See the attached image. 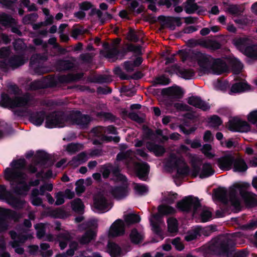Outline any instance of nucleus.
<instances>
[{"mask_svg": "<svg viewBox=\"0 0 257 257\" xmlns=\"http://www.w3.org/2000/svg\"><path fill=\"white\" fill-rule=\"evenodd\" d=\"M248 186L246 183H236L230 188L228 193L225 189H219L215 192L214 196L223 203H230L236 209L240 208L242 200L247 206H253L257 204V197L246 191Z\"/></svg>", "mask_w": 257, "mask_h": 257, "instance_id": "nucleus-1", "label": "nucleus"}, {"mask_svg": "<svg viewBox=\"0 0 257 257\" xmlns=\"http://www.w3.org/2000/svg\"><path fill=\"white\" fill-rule=\"evenodd\" d=\"M25 164L24 159L15 160L5 171V179L10 182L13 190L20 195H26L29 189L26 183V175L23 172Z\"/></svg>", "mask_w": 257, "mask_h": 257, "instance_id": "nucleus-2", "label": "nucleus"}, {"mask_svg": "<svg viewBox=\"0 0 257 257\" xmlns=\"http://www.w3.org/2000/svg\"><path fill=\"white\" fill-rule=\"evenodd\" d=\"M235 245L234 236L229 235L213 238L201 247L204 255L209 257L211 254L224 255L229 256L233 251Z\"/></svg>", "mask_w": 257, "mask_h": 257, "instance_id": "nucleus-3", "label": "nucleus"}, {"mask_svg": "<svg viewBox=\"0 0 257 257\" xmlns=\"http://www.w3.org/2000/svg\"><path fill=\"white\" fill-rule=\"evenodd\" d=\"M177 206L182 211H191L194 217L199 215L202 222H207L212 217L210 210L206 207L201 206L198 199L191 196L186 197L178 202Z\"/></svg>", "mask_w": 257, "mask_h": 257, "instance_id": "nucleus-4", "label": "nucleus"}, {"mask_svg": "<svg viewBox=\"0 0 257 257\" xmlns=\"http://www.w3.org/2000/svg\"><path fill=\"white\" fill-rule=\"evenodd\" d=\"M230 64L232 67L233 74L237 75L235 82L232 85L229 94L233 95L253 91L254 88L243 79L244 75L241 73L243 68V64L237 58H231Z\"/></svg>", "mask_w": 257, "mask_h": 257, "instance_id": "nucleus-5", "label": "nucleus"}, {"mask_svg": "<svg viewBox=\"0 0 257 257\" xmlns=\"http://www.w3.org/2000/svg\"><path fill=\"white\" fill-rule=\"evenodd\" d=\"M159 214L152 215L149 220L152 227V230L158 236L159 239L154 240V242H158L164 238L163 229L165 227V223L161 215L173 214L175 209L169 206L162 205L158 207Z\"/></svg>", "mask_w": 257, "mask_h": 257, "instance_id": "nucleus-6", "label": "nucleus"}, {"mask_svg": "<svg viewBox=\"0 0 257 257\" xmlns=\"http://www.w3.org/2000/svg\"><path fill=\"white\" fill-rule=\"evenodd\" d=\"M164 168L167 171L176 170L179 176H184L189 173V169L183 158L171 153L164 162Z\"/></svg>", "mask_w": 257, "mask_h": 257, "instance_id": "nucleus-7", "label": "nucleus"}, {"mask_svg": "<svg viewBox=\"0 0 257 257\" xmlns=\"http://www.w3.org/2000/svg\"><path fill=\"white\" fill-rule=\"evenodd\" d=\"M249 41L246 38H239L233 40V44L241 52L249 58L257 59V46H248Z\"/></svg>", "mask_w": 257, "mask_h": 257, "instance_id": "nucleus-8", "label": "nucleus"}, {"mask_svg": "<svg viewBox=\"0 0 257 257\" xmlns=\"http://www.w3.org/2000/svg\"><path fill=\"white\" fill-rule=\"evenodd\" d=\"M134 51L137 55L132 56L131 61H130V79L134 80L141 78L143 76L141 72L138 71H134V69H132V66L137 67H138L142 62V58L138 55L141 53V47L134 46L130 44V52Z\"/></svg>", "mask_w": 257, "mask_h": 257, "instance_id": "nucleus-9", "label": "nucleus"}, {"mask_svg": "<svg viewBox=\"0 0 257 257\" xmlns=\"http://www.w3.org/2000/svg\"><path fill=\"white\" fill-rule=\"evenodd\" d=\"M227 129L232 132L247 133L250 130V125L238 116L229 119L226 124Z\"/></svg>", "mask_w": 257, "mask_h": 257, "instance_id": "nucleus-10", "label": "nucleus"}, {"mask_svg": "<svg viewBox=\"0 0 257 257\" xmlns=\"http://www.w3.org/2000/svg\"><path fill=\"white\" fill-rule=\"evenodd\" d=\"M0 200H5L12 207L17 208H22L25 203L21 198L14 197L4 185L0 186Z\"/></svg>", "mask_w": 257, "mask_h": 257, "instance_id": "nucleus-11", "label": "nucleus"}, {"mask_svg": "<svg viewBox=\"0 0 257 257\" xmlns=\"http://www.w3.org/2000/svg\"><path fill=\"white\" fill-rule=\"evenodd\" d=\"M68 118L65 115L58 113L52 114L47 116L46 120V127H62L69 125Z\"/></svg>", "mask_w": 257, "mask_h": 257, "instance_id": "nucleus-12", "label": "nucleus"}, {"mask_svg": "<svg viewBox=\"0 0 257 257\" xmlns=\"http://www.w3.org/2000/svg\"><path fill=\"white\" fill-rule=\"evenodd\" d=\"M194 58L197 61L200 69L203 72H211L214 60L210 56L197 53L194 55Z\"/></svg>", "mask_w": 257, "mask_h": 257, "instance_id": "nucleus-13", "label": "nucleus"}, {"mask_svg": "<svg viewBox=\"0 0 257 257\" xmlns=\"http://www.w3.org/2000/svg\"><path fill=\"white\" fill-rule=\"evenodd\" d=\"M2 99L6 106L11 108L23 106L26 105L29 101V97L27 95L23 97H16L12 99L7 94H2Z\"/></svg>", "mask_w": 257, "mask_h": 257, "instance_id": "nucleus-14", "label": "nucleus"}, {"mask_svg": "<svg viewBox=\"0 0 257 257\" xmlns=\"http://www.w3.org/2000/svg\"><path fill=\"white\" fill-rule=\"evenodd\" d=\"M111 208V204L104 196L98 195L95 197L92 206L94 211L103 213L108 211Z\"/></svg>", "mask_w": 257, "mask_h": 257, "instance_id": "nucleus-15", "label": "nucleus"}, {"mask_svg": "<svg viewBox=\"0 0 257 257\" xmlns=\"http://www.w3.org/2000/svg\"><path fill=\"white\" fill-rule=\"evenodd\" d=\"M125 233V224L121 219L116 220L110 226L108 235L110 237L122 236Z\"/></svg>", "mask_w": 257, "mask_h": 257, "instance_id": "nucleus-16", "label": "nucleus"}, {"mask_svg": "<svg viewBox=\"0 0 257 257\" xmlns=\"http://www.w3.org/2000/svg\"><path fill=\"white\" fill-rule=\"evenodd\" d=\"M210 231L209 227H201L197 226L192 228L189 230L185 236V239L187 241H190L197 239L202 235L205 236L209 235L208 232Z\"/></svg>", "mask_w": 257, "mask_h": 257, "instance_id": "nucleus-17", "label": "nucleus"}, {"mask_svg": "<svg viewBox=\"0 0 257 257\" xmlns=\"http://www.w3.org/2000/svg\"><path fill=\"white\" fill-rule=\"evenodd\" d=\"M118 179L122 181L123 184L122 186L115 187L113 190L112 194L114 197L117 200H120L126 196L127 193V185L126 178L119 174Z\"/></svg>", "mask_w": 257, "mask_h": 257, "instance_id": "nucleus-18", "label": "nucleus"}, {"mask_svg": "<svg viewBox=\"0 0 257 257\" xmlns=\"http://www.w3.org/2000/svg\"><path fill=\"white\" fill-rule=\"evenodd\" d=\"M214 173V171L211 165L206 163L203 164L201 169L194 167V169L191 172V174L194 177L199 175L200 178H205L212 175Z\"/></svg>", "mask_w": 257, "mask_h": 257, "instance_id": "nucleus-19", "label": "nucleus"}, {"mask_svg": "<svg viewBox=\"0 0 257 257\" xmlns=\"http://www.w3.org/2000/svg\"><path fill=\"white\" fill-rule=\"evenodd\" d=\"M71 119L68 118V122L71 124H76L81 127H84L90 121V117L87 115H83L80 112L76 111L71 115Z\"/></svg>", "mask_w": 257, "mask_h": 257, "instance_id": "nucleus-20", "label": "nucleus"}, {"mask_svg": "<svg viewBox=\"0 0 257 257\" xmlns=\"http://www.w3.org/2000/svg\"><path fill=\"white\" fill-rule=\"evenodd\" d=\"M235 156L231 154H226L217 159L219 168L224 171L230 170L233 166Z\"/></svg>", "mask_w": 257, "mask_h": 257, "instance_id": "nucleus-21", "label": "nucleus"}, {"mask_svg": "<svg viewBox=\"0 0 257 257\" xmlns=\"http://www.w3.org/2000/svg\"><path fill=\"white\" fill-rule=\"evenodd\" d=\"M135 170L137 176L142 180H146L148 178L150 167L144 162L137 163L135 165Z\"/></svg>", "mask_w": 257, "mask_h": 257, "instance_id": "nucleus-22", "label": "nucleus"}, {"mask_svg": "<svg viewBox=\"0 0 257 257\" xmlns=\"http://www.w3.org/2000/svg\"><path fill=\"white\" fill-rule=\"evenodd\" d=\"M228 71V67L224 60L218 59L214 60L211 73L219 75Z\"/></svg>", "mask_w": 257, "mask_h": 257, "instance_id": "nucleus-23", "label": "nucleus"}, {"mask_svg": "<svg viewBox=\"0 0 257 257\" xmlns=\"http://www.w3.org/2000/svg\"><path fill=\"white\" fill-rule=\"evenodd\" d=\"M0 23L5 26H10L12 27V31L13 33L20 34L21 32L17 27H13L17 23V21L15 19L12 18L10 16L3 13L0 14Z\"/></svg>", "mask_w": 257, "mask_h": 257, "instance_id": "nucleus-24", "label": "nucleus"}, {"mask_svg": "<svg viewBox=\"0 0 257 257\" xmlns=\"http://www.w3.org/2000/svg\"><path fill=\"white\" fill-rule=\"evenodd\" d=\"M26 61V60L23 59L21 57L16 56L12 58L10 60H9L8 62L6 60H5L4 61H1L0 67H6L7 66H9L13 68H15L23 65Z\"/></svg>", "mask_w": 257, "mask_h": 257, "instance_id": "nucleus-25", "label": "nucleus"}, {"mask_svg": "<svg viewBox=\"0 0 257 257\" xmlns=\"http://www.w3.org/2000/svg\"><path fill=\"white\" fill-rule=\"evenodd\" d=\"M188 102L189 104L203 110H208L210 108L207 103L202 100L198 96L190 97L188 99Z\"/></svg>", "mask_w": 257, "mask_h": 257, "instance_id": "nucleus-26", "label": "nucleus"}, {"mask_svg": "<svg viewBox=\"0 0 257 257\" xmlns=\"http://www.w3.org/2000/svg\"><path fill=\"white\" fill-rule=\"evenodd\" d=\"M233 166V169L234 172H244L247 169V166L244 161L239 157H234Z\"/></svg>", "mask_w": 257, "mask_h": 257, "instance_id": "nucleus-27", "label": "nucleus"}, {"mask_svg": "<svg viewBox=\"0 0 257 257\" xmlns=\"http://www.w3.org/2000/svg\"><path fill=\"white\" fill-rule=\"evenodd\" d=\"M10 234L12 239H14L13 242H11V244L13 248H15V251L19 254H23L24 252V249L23 248L20 247L18 244V242H23L26 240L24 239H19V240L17 239V235L14 231H11Z\"/></svg>", "mask_w": 257, "mask_h": 257, "instance_id": "nucleus-28", "label": "nucleus"}, {"mask_svg": "<svg viewBox=\"0 0 257 257\" xmlns=\"http://www.w3.org/2000/svg\"><path fill=\"white\" fill-rule=\"evenodd\" d=\"M96 233L94 231L89 230L79 238V241L81 244H87L94 240Z\"/></svg>", "mask_w": 257, "mask_h": 257, "instance_id": "nucleus-29", "label": "nucleus"}, {"mask_svg": "<svg viewBox=\"0 0 257 257\" xmlns=\"http://www.w3.org/2000/svg\"><path fill=\"white\" fill-rule=\"evenodd\" d=\"M88 159V156L85 153H81L69 162V164L73 167H76L80 164L85 162Z\"/></svg>", "mask_w": 257, "mask_h": 257, "instance_id": "nucleus-30", "label": "nucleus"}, {"mask_svg": "<svg viewBox=\"0 0 257 257\" xmlns=\"http://www.w3.org/2000/svg\"><path fill=\"white\" fill-rule=\"evenodd\" d=\"M9 212V210L0 207V231L5 230L8 228L6 218Z\"/></svg>", "mask_w": 257, "mask_h": 257, "instance_id": "nucleus-31", "label": "nucleus"}, {"mask_svg": "<svg viewBox=\"0 0 257 257\" xmlns=\"http://www.w3.org/2000/svg\"><path fill=\"white\" fill-rule=\"evenodd\" d=\"M107 250L111 257H119L121 253L120 248L113 242L108 243Z\"/></svg>", "mask_w": 257, "mask_h": 257, "instance_id": "nucleus-32", "label": "nucleus"}, {"mask_svg": "<svg viewBox=\"0 0 257 257\" xmlns=\"http://www.w3.org/2000/svg\"><path fill=\"white\" fill-rule=\"evenodd\" d=\"M57 239L61 249H63L66 247L67 241L70 239V235L68 232L64 231L60 233Z\"/></svg>", "mask_w": 257, "mask_h": 257, "instance_id": "nucleus-33", "label": "nucleus"}, {"mask_svg": "<svg viewBox=\"0 0 257 257\" xmlns=\"http://www.w3.org/2000/svg\"><path fill=\"white\" fill-rule=\"evenodd\" d=\"M147 147L150 151L153 152L156 156H161L165 151V148L163 146L151 143H147Z\"/></svg>", "mask_w": 257, "mask_h": 257, "instance_id": "nucleus-34", "label": "nucleus"}, {"mask_svg": "<svg viewBox=\"0 0 257 257\" xmlns=\"http://www.w3.org/2000/svg\"><path fill=\"white\" fill-rule=\"evenodd\" d=\"M132 187L135 193L138 195H144L149 191L148 187L142 184L133 183Z\"/></svg>", "mask_w": 257, "mask_h": 257, "instance_id": "nucleus-35", "label": "nucleus"}, {"mask_svg": "<svg viewBox=\"0 0 257 257\" xmlns=\"http://www.w3.org/2000/svg\"><path fill=\"white\" fill-rule=\"evenodd\" d=\"M198 44L207 48L218 49L220 47L219 43L216 41L210 39H203L199 41Z\"/></svg>", "mask_w": 257, "mask_h": 257, "instance_id": "nucleus-36", "label": "nucleus"}, {"mask_svg": "<svg viewBox=\"0 0 257 257\" xmlns=\"http://www.w3.org/2000/svg\"><path fill=\"white\" fill-rule=\"evenodd\" d=\"M143 239V234L142 232H139L137 229H134L130 234V239L135 244L140 243Z\"/></svg>", "mask_w": 257, "mask_h": 257, "instance_id": "nucleus-37", "label": "nucleus"}, {"mask_svg": "<svg viewBox=\"0 0 257 257\" xmlns=\"http://www.w3.org/2000/svg\"><path fill=\"white\" fill-rule=\"evenodd\" d=\"M168 230L171 233H176L178 230L177 220L173 217H170L167 220Z\"/></svg>", "mask_w": 257, "mask_h": 257, "instance_id": "nucleus-38", "label": "nucleus"}, {"mask_svg": "<svg viewBox=\"0 0 257 257\" xmlns=\"http://www.w3.org/2000/svg\"><path fill=\"white\" fill-rule=\"evenodd\" d=\"M166 91L169 95L173 98H180L183 93L181 88L178 86L169 87Z\"/></svg>", "mask_w": 257, "mask_h": 257, "instance_id": "nucleus-39", "label": "nucleus"}, {"mask_svg": "<svg viewBox=\"0 0 257 257\" xmlns=\"http://www.w3.org/2000/svg\"><path fill=\"white\" fill-rule=\"evenodd\" d=\"M45 113L43 112L34 114L31 117V122L35 125H41L44 121Z\"/></svg>", "mask_w": 257, "mask_h": 257, "instance_id": "nucleus-40", "label": "nucleus"}, {"mask_svg": "<svg viewBox=\"0 0 257 257\" xmlns=\"http://www.w3.org/2000/svg\"><path fill=\"white\" fill-rule=\"evenodd\" d=\"M201 151L203 154L209 159H212L215 156V151L209 144H204L201 149Z\"/></svg>", "mask_w": 257, "mask_h": 257, "instance_id": "nucleus-41", "label": "nucleus"}, {"mask_svg": "<svg viewBox=\"0 0 257 257\" xmlns=\"http://www.w3.org/2000/svg\"><path fill=\"white\" fill-rule=\"evenodd\" d=\"M116 130L112 126H108L107 127H104V137L103 141L109 142L112 140V137L109 136V134H115Z\"/></svg>", "mask_w": 257, "mask_h": 257, "instance_id": "nucleus-42", "label": "nucleus"}, {"mask_svg": "<svg viewBox=\"0 0 257 257\" xmlns=\"http://www.w3.org/2000/svg\"><path fill=\"white\" fill-rule=\"evenodd\" d=\"M72 207L73 210L77 212H81L83 211L84 205L82 201L79 199H74L71 202Z\"/></svg>", "mask_w": 257, "mask_h": 257, "instance_id": "nucleus-43", "label": "nucleus"}, {"mask_svg": "<svg viewBox=\"0 0 257 257\" xmlns=\"http://www.w3.org/2000/svg\"><path fill=\"white\" fill-rule=\"evenodd\" d=\"M197 9V6L195 3V0H187L185 6V10L187 13H193Z\"/></svg>", "mask_w": 257, "mask_h": 257, "instance_id": "nucleus-44", "label": "nucleus"}, {"mask_svg": "<svg viewBox=\"0 0 257 257\" xmlns=\"http://www.w3.org/2000/svg\"><path fill=\"white\" fill-rule=\"evenodd\" d=\"M213 86L217 90L225 91L228 87V83L217 80L213 82Z\"/></svg>", "mask_w": 257, "mask_h": 257, "instance_id": "nucleus-45", "label": "nucleus"}, {"mask_svg": "<svg viewBox=\"0 0 257 257\" xmlns=\"http://www.w3.org/2000/svg\"><path fill=\"white\" fill-rule=\"evenodd\" d=\"M49 247L50 246L48 243H43L41 244V251L44 257H49L52 255V251L51 250H48Z\"/></svg>", "mask_w": 257, "mask_h": 257, "instance_id": "nucleus-46", "label": "nucleus"}, {"mask_svg": "<svg viewBox=\"0 0 257 257\" xmlns=\"http://www.w3.org/2000/svg\"><path fill=\"white\" fill-rule=\"evenodd\" d=\"M82 148V145L78 144H70L66 147V151L70 154H73Z\"/></svg>", "mask_w": 257, "mask_h": 257, "instance_id": "nucleus-47", "label": "nucleus"}, {"mask_svg": "<svg viewBox=\"0 0 257 257\" xmlns=\"http://www.w3.org/2000/svg\"><path fill=\"white\" fill-rule=\"evenodd\" d=\"M46 226V224L43 223H39L35 225V227L37 230V235L38 238H41L44 236L45 232Z\"/></svg>", "mask_w": 257, "mask_h": 257, "instance_id": "nucleus-48", "label": "nucleus"}, {"mask_svg": "<svg viewBox=\"0 0 257 257\" xmlns=\"http://www.w3.org/2000/svg\"><path fill=\"white\" fill-rule=\"evenodd\" d=\"M248 121L254 124L257 128V110L250 111L247 115Z\"/></svg>", "mask_w": 257, "mask_h": 257, "instance_id": "nucleus-49", "label": "nucleus"}, {"mask_svg": "<svg viewBox=\"0 0 257 257\" xmlns=\"http://www.w3.org/2000/svg\"><path fill=\"white\" fill-rule=\"evenodd\" d=\"M222 121L217 115H213L209 118L208 123L211 127L218 126L222 123Z\"/></svg>", "mask_w": 257, "mask_h": 257, "instance_id": "nucleus-50", "label": "nucleus"}, {"mask_svg": "<svg viewBox=\"0 0 257 257\" xmlns=\"http://www.w3.org/2000/svg\"><path fill=\"white\" fill-rule=\"evenodd\" d=\"M180 75L185 79H191L194 75V72L190 69H184L180 71Z\"/></svg>", "mask_w": 257, "mask_h": 257, "instance_id": "nucleus-51", "label": "nucleus"}, {"mask_svg": "<svg viewBox=\"0 0 257 257\" xmlns=\"http://www.w3.org/2000/svg\"><path fill=\"white\" fill-rule=\"evenodd\" d=\"M142 39L140 33L137 32L130 28V41L138 42Z\"/></svg>", "mask_w": 257, "mask_h": 257, "instance_id": "nucleus-52", "label": "nucleus"}, {"mask_svg": "<svg viewBox=\"0 0 257 257\" xmlns=\"http://www.w3.org/2000/svg\"><path fill=\"white\" fill-rule=\"evenodd\" d=\"M227 10L229 13L233 15H239L242 12L239 6L234 5H230Z\"/></svg>", "mask_w": 257, "mask_h": 257, "instance_id": "nucleus-53", "label": "nucleus"}, {"mask_svg": "<svg viewBox=\"0 0 257 257\" xmlns=\"http://www.w3.org/2000/svg\"><path fill=\"white\" fill-rule=\"evenodd\" d=\"M172 243L178 251H182L184 248V246L179 237H176L173 239Z\"/></svg>", "mask_w": 257, "mask_h": 257, "instance_id": "nucleus-54", "label": "nucleus"}, {"mask_svg": "<svg viewBox=\"0 0 257 257\" xmlns=\"http://www.w3.org/2000/svg\"><path fill=\"white\" fill-rule=\"evenodd\" d=\"M92 133L98 138H100L101 142H103V138L104 137V127L98 126L94 128L92 130Z\"/></svg>", "mask_w": 257, "mask_h": 257, "instance_id": "nucleus-55", "label": "nucleus"}, {"mask_svg": "<svg viewBox=\"0 0 257 257\" xmlns=\"http://www.w3.org/2000/svg\"><path fill=\"white\" fill-rule=\"evenodd\" d=\"M84 180L80 179L76 183L75 190L77 194H81L84 191Z\"/></svg>", "mask_w": 257, "mask_h": 257, "instance_id": "nucleus-56", "label": "nucleus"}, {"mask_svg": "<svg viewBox=\"0 0 257 257\" xmlns=\"http://www.w3.org/2000/svg\"><path fill=\"white\" fill-rule=\"evenodd\" d=\"M81 257H102L97 252H92L90 250H86L80 253Z\"/></svg>", "mask_w": 257, "mask_h": 257, "instance_id": "nucleus-57", "label": "nucleus"}, {"mask_svg": "<svg viewBox=\"0 0 257 257\" xmlns=\"http://www.w3.org/2000/svg\"><path fill=\"white\" fill-rule=\"evenodd\" d=\"M156 84L166 85L169 83V79L164 75L157 77L154 81Z\"/></svg>", "mask_w": 257, "mask_h": 257, "instance_id": "nucleus-58", "label": "nucleus"}, {"mask_svg": "<svg viewBox=\"0 0 257 257\" xmlns=\"http://www.w3.org/2000/svg\"><path fill=\"white\" fill-rule=\"evenodd\" d=\"M55 198L56 199L55 204L57 205H61L64 202V196L62 192H59L55 194Z\"/></svg>", "mask_w": 257, "mask_h": 257, "instance_id": "nucleus-59", "label": "nucleus"}, {"mask_svg": "<svg viewBox=\"0 0 257 257\" xmlns=\"http://www.w3.org/2000/svg\"><path fill=\"white\" fill-rule=\"evenodd\" d=\"M78 245L76 242H72L70 244V248L66 252V255L73 256L75 251L78 248Z\"/></svg>", "mask_w": 257, "mask_h": 257, "instance_id": "nucleus-60", "label": "nucleus"}, {"mask_svg": "<svg viewBox=\"0 0 257 257\" xmlns=\"http://www.w3.org/2000/svg\"><path fill=\"white\" fill-rule=\"evenodd\" d=\"M140 220V217L130 209V224L139 222Z\"/></svg>", "mask_w": 257, "mask_h": 257, "instance_id": "nucleus-61", "label": "nucleus"}, {"mask_svg": "<svg viewBox=\"0 0 257 257\" xmlns=\"http://www.w3.org/2000/svg\"><path fill=\"white\" fill-rule=\"evenodd\" d=\"M179 2V0H161L160 2L161 5H165L167 8L172 6H176Z\"/></svg>", "mask_w": 257, "mask_h": 257, "instance_id": "nucleus-62", "label": "nucleus"}, {"mask_svg": "<svg viewBox=\"0 0 257 257\" xmlns=\"http://www.w3.org/2000/svg\"><path fill=\"white\" fill-rule=\"evenodd\" d=\"M80 10L83 11H88L92 8V5L89 2H83L79 4Z\"/></svg>", "mask_w": 257, "mask_h": 257, "instance_id": "nucleus-63", "label": "nucleus"}, {"mask_svg": "<svg viewBox=\"0 0 257 257\" xmlns=\"http://www.w3.org/2000/svg\"><path fill=\"white\" fill-rule=\"evenodd\" d=\"M5 243L1 241L0 242V257H10L9 252L5 251Z\"/></svg>", "mask_w": 257, "mask_h": 257, "instance_id": "nucleus-64", "label": "nucleus"}]
</instances>
